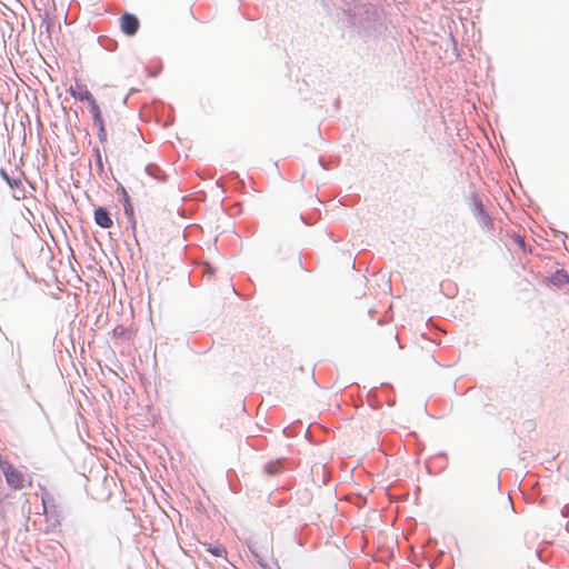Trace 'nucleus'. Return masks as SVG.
<instances>
[{"label": "nucleus", "mask_w": 569, "mask_h": 569, "mask_svg": "<svg viewBox=\"0 0 569 569\" xmlns=\"http://www.w3.org/2000/svg\"><path fill=\"white\" fill-rule=\"evenodd\" d=\"M203 550L211 553L213 557L227 559V549L223 545L217 543L211 546L209 543H202Z\"/></svg>", "instance_id": "nucleus-5"}, {"label": "nucleus", "mask_w": 569, "mask_h": 569, "mask_svg": "<svg viewBox=\"0 0 569 569\" xmlns=\"http://www.w3.org/2000/svg\"><path fill=\"white\" fill-rule=\"evenodd\" d=\"M98 128V138L101 142L107 141V130L104 127V122H101V124H94Z\"/></svg>", "instance_id": "nucleus-9"}, {"label": "nucleus", "mask_w": 569, "mask_h": 569, "mask_svg": "<svg viewBox=\"0 0 569 569\" xmlns=\"http://www.w3.org/2000/svg\"><path fill=\"white\" fill-rule=\"evenodd\" d=\"M94 221L103 229H109L113 226V220L110 213L103 207H98L94 210Z\"/></svg>", "instance_id": "nucleus-3"}, {"label": "nucleus", "mask_w": 569, "mask_h": 569, "mask_svg": "<svg viewBox=\"0 0 569 569\" xmlns=\"http://www.w3.org/2000/svg\"><path fill=\"white\" fill-rule=\"evenodd\" d=\"M70 94L80 101L90 102L93 100L92 93L86 88V86L77 83L74 87L69 89Z\"/></svg>", "instance_id": "nucleus-4"}, {"label": "nucleus", "mask_w": 569, "mask_h": 569, "mask_svg": "<svg viewBox=\"0 0 569 569\" xmlns=\"http://www.w3.org/2000/svg\"><path fill=\"white\" fill-rule=\"evenodd\" d=\"M97 166L99 167V169L102 171L103 169V164H102V160H101V156L100 153L98 152L97 154Z\"/></svg>", "instance_id": "nucleus-10"}, {"label": "nucleus", "mask_w": 569, "mask_h": 569, "mask_svg": "<svg viewBox=\"0 0 569 569\" xmlns=\"http://www.w3.org/2000/svg\"><path fill=\"white\" fill-rule=\"evenodd\" d=\"M0 469L3 472L7 485L13 490H20L27 483L31 485V479L28 476L2 457H0Z\"/></svg>", "instance_id": "nucleus-1"}, {"label": "nucleus", "mask_w": 569, "mask_h": 569, "mask_svg": "<svg viewBox=\"0 0 569 569\" xmlns=\"http://www.w3.org/2000/svg\"><path fill=\"white\" fill-rule=\"evenodd\" d=\"M553 280L559 283V284H562V283H568L569 282V277L566 272L563 271H558L556 272L555 277H553Z\"/></svg>", "instance_id": "nucleus-8"}, {"label": "nucleus", "mask_w": 569, "mask_h": 569, "mask_svg": "<svg viewBox=\"0 0 569 569\" xmlns=\"http://www.w3.org/2000/svg\"><path fill=\"white\" fill-rule=\"evenodd\" d=\"M139 20L134 14L123 13L120 17V29L127 36H133L139 29Z\"/></svg>", "instance_id": "nucleus-2"}, {"label": "nucleus", "mask_w": 569, "mask_h": 569, "mask_svg": "<svg viewBox=\"0 0 569 569\" xmlns=\"http://www.w3.org/2000/svg\"><path fill=\"white\" fill-rule=\"evenodd\" d=\"M124 196H126V199H124V213L126 216L128 217L129 221H130V224H131V228H132V231L134 232L136 231V227H137V221L134 219V212H133V207L132 204L130 203V200H129V197L128 194L126 193V191H123Z\"/></svg>", "instance_id": "nucleus-6"}, {"label": "nucleus", "mask_w": 569, "mask_h": 569, "mask_svg": "<svg viewBox=\"0 0 569 569\" xmlns=\"http://www.w3.org/2000/svg\"><path fill=\"white\" fill-rule=\"evenodd\" d=\"M88 103L90 106V111H91L94 124H101V122H103V118H102L101 110H100L96 99L91 100Z\"/></svg>", "instance_id": "nucleus-7"}]
</instances>
